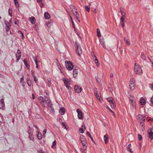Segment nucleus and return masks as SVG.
<instances>
[{
    "mask_svg": "<svg viewBox=\"0 0 153 153\" xmlns=\"http://www.w3.org/2000/svg\"><path fill=\"white\" fill-rule=\"evenodd\" d=\"M74 46L76 49V53L79 56H80L82 53V51L80 44L78 42H76Z\"/></svg>",
    "mask_w": 153,
    "mask_h": 153,
    "instance_id": "nucleus-1",
    "label": "nucleus"
},
{
    "mask_svg": "<svg viewBox=\"0 0 153 153\" xmlns=\"http://www.w3.org/2000/svg\"><path fill=\"white\" fill-rule=\"evenodd\" d=\"M134 72L136 74L139 75L142 74V70L139 66L136 63L134 64Z\"/></svg>",
    "mask_w": 153,
    "mask_h": 153,
    "instance_id": "nucleus-2",
    "label": "nucleus"
},
{
    "mask_svg": "<svg viewBox=\"0 0 153 153\" xmlns=\"http://www.w3.org/2000/svg\"><path fill=\"white\" fill-rule=\"evenodd\" d=\"M65 66L67 68L69 71H71L73 69L74 66L71 62L68 61H66L65 62Z\"/></svg>",
    "mask_w": 153,
    "mask_h": 153,
    "instance_id": "nucleus-3",
    "label": "nucleus"
},
{
    "mask_svg": "<svg viewBox=\"0 0 153 153\" xmlns=\"http://www.w3.org/2000/svg\"><path fill=\"white\" fill-rule=\"evenodd\" d=\"M138 117L140 119V125L143 126L145 125L144 122L145 121L146 116L145 115H142L141 114L138 115Z\"/></svg>",
    "mask_w": 153,
    "mask_h": 153,
    "instance_id": "nucleus-4",
    "label": "nucleus"
},
{
    "mask_svg": "<svg viewBox=\"0 0 153 153\" xmlns=\"http://www.w3.org/2000/svg\"><path fill=\"white\" fill-rule=\"evenodd\" d=\"M94 92L95 96L97 97V99L99 100H100V97L101 96L100 93L98 89L95 88L94 90Z\"/></svg>",
    "mask_w": 153,
    "mask_h": 153,
    "instance_id": "nucleus-5",
    "label": "nucleus"
},
{
    "mask_svg": "<svg viewBox=\"0 0 153 153\" xmlns=\"http://www.w3.org/2000/svg\"><path fill=\"white\" fill-rule=\"evenodd\" d=\"M80 140L81 142L82 145L85 146L86 145V140L85 138V137L82 135L80 136Z\"/></svg>",
    "mask_w": 153,
    "mask_h": 153,
    "instance_id": "nucleus-6",
    "label": "nucleus"
},
{
    "mask_svg": "<svg viewBox=\"0 0 153 153\" xmlns=\"http://www.w3.org/2000/svg\"><path fill=\"white\" fill-rule=\"evenodd\" d=\"M2 98L0 100V109L3 108L5 104L4 102V97L3 95L1 96Z\"/></svg>",
    "mask_w": 153,
    "mask_h": 153,
    "instance_id": "nucleus-7",
    "label": "nucleus"
},
{
    "mask_svg": "<svg viewBox=\"0 0 153 153\" xmlns=\"http://www.w3.org/2000/svg\"><path fill=\"white\" fill-rule=\"evenodd\" d=\"M74 90L76 93H79L82 90V88L79 85H75Z\"/></svg>",
    "mask_w": 153,
    "mask_h": 153,
    "instance_id": "nucleus-8",
    "label": "nucleus"
},
{
    "mask_svg": "<svg viewBox=\"0 0 153 153\" xmlns=\"http://www.w3.org/2000/svg\"><path fill=\"white\" fill-rule=\"evenodd\" d=\"M76 112L78 113V118L79 119H82L83 118V115L81 110L80 109H77Z\"/></svg>",
    "mask_w": 153,
    "mask_h": 153,
    "instance_id": "nucleus-9",
    "label": "nucleus"
},
{
    "mask_svg": "<svg viewBox=\"0 0 153 153\" xmlns=\"http://www.w3.org/2000/svg\"><path fill=\"white\" fill-rule=\"evenodd\" d=\"M27 132L29 134V136L28 138L32 140L33 142L34 141V138L33 137V132L31 131H27Z\"/></svg>",
    "mask_w": 153,
    "mask_h": 153,
    "instance_id": "nucleus-10",
    "label": "nucleus"
},
{
    "mask_svg": "<svg viewBox=\"0 0 153 153\" xmlns=\"http://www.w3.org/2000/svg\"><path fill=\"white\" fill-rule=\"evenodd\" d=\"M41 104L42 105V106L45 107V105H44V102L45 100L44 98L42 96H40L38 98Z\"/></svg>",
    "mask_w": 153,
    "mask_h": 153,
    "instance_id": "nucleus-11",
    "label": "nucleus"
},
{
    "mask_svg": "<svg viewBox=\"0 0 153 153\" xmlns=\"http://www.w3.org/2000/svg\"><path fill=\"white\" fill-rule=\"evenodd\" d=\"M37 138L39 140H41L42 138V133L39 131H37L36 132Z\"/></svg>",
    "mask_w": 153,
    "mask_h": 153,
    "instance_id": "nucleus-12",
    "label": "nucleus"
},
{
    "mask_svg": "<svg viewBox=\"0 0 153 153\" xmlns=\"http://www.w3.org/2000/svg\"><path fill=\"white\" fill-rule=\"evenodd\" d=\"M64 83L66 86L70 85V81L68 79H63Z\"/></svg>",
    "mask_w": 153,
    "mask_h": 153,
    "instance_id": "nucleus-13",
    "label": "nucleus"
},
{
    "mask_svg": "<svg viewBox=\"0 0 153 153\" xmlns=\"http://www.w3.org/2000/svg\"><path fill=\"white\" fill-rule=\"evenodd\" d=\"M23 62L25 66V67L28 69H29L30 66V65L28 64L27 61L26 59H25L23 61Z\"/></svg>",
    "mask_w": 153,
    "mask_h": 153,
    "instance_id": "nucleus-14",
    "label": "nucleus"
},
{
    "mask_svg": "<svg viewBox=\"0 0 153 153\" xmlns=\"http://www.w3.org/2000/svg\"><path fill=\"white\" fill-rule=\"evenodd\" d=\"M29 20L33 24H34L36 23V19L34 17L32 16L29 18Z\"/></svg>",
    "mask_w": 153,
    "mask_h": 153,
    "instance_id": "nucleus-15",
    "label": "nucleus"
},
{
    "mask_svg": "<svg viewBox=\"0 0 153 153\" xmlns=\"http://www.w3.org/2000/svg\"><path fill=\"white\" fill-rule=\"evenodd\" d=\"M104 139L105 144H107L108 141V137L107 134H105L104 137Z\"/></svg>",
    "mask_w": 153,
    "mask_h": 153,
    "instance_id": "nucleus-16",
    "label": "nucleus"
},
{
    "mask_svg": "<svg viewBox=\"0 0 153 153\" xmlns=\"http://www.w3.org/2000/svg\"><path fill=\"white\" fill-rule=\"evenodd\" d=\"M16 62H18L21 57L22 54H17L16 53Z\"/></svg>",
    "mask_w": 153,
    "mask_h": 153,
    "instance_id": "nucleus-17",
    "label": "nucleus"
},
{
    "mask_svg": "<svg viewBox=\"0 0 153 153\" xmlns=\"http://www.w3.org/2000/svg\"><path fill=\"white\" fill-rule=\"evenodd\" d=\"M65 110V109L64 108L62 107L60 109L59 112L61 115H63L64 114Z\"/></svg>",
    "mask_w": 153,
    "mask_h": 153,
    "instance_id": "nucleus-18",
    "label": "nucleus"
},
{
    "mask_svg": "<svg viewBox=\"0 0 153 153\" xmlns=\"http://www.w3.org/2000/svg\"><path fill=\"white\" fill-rule=\"evenodd\" d=\"M85 129V126L82 125V128H81L79 129V132L82 134L84 132V130Z\"/></svg>",
    "mask_w": 153,
    "mask_h": 153,
    "instance_id": "nucleus-19",
    "label": "nucleus"
},
{
    "mask_svg": "<svg viewBox=\"0 0 153 153\" xmlns=\"http://www.w3.org/2000/svg\"><path fill=\"white\" fill-rule=\"evenodd\" d=\"M129 100L131 101V102L132 103H134L135 102V99L134 96H130L129 97Z\"/></svg>",
    "mask_w": 153,
    "mask_h": 153,
    "instance_id": "nucleus-20",
    "label": "nucleus"
},
{
    "mask_svg": "<svg viewBox=\"0 0 153 153\" xmlns=\"http://www.w3.org/2000/svg\"><path fill=\"white\" fill-rule=\"evenodd\" d=\"M44 17L45 19H49L50 18V16L47 12H45L44 13Z\"/></svg>",
    "mask_w": 153,
    "mask_h": 153,
    "instance_id": "nucleus-21",
    "label": "nucleus"
},
{
    "mask_svg": "<svg viewBox=\"0 0 153 153\" xmlns=\"http://www.w3.org/2000/svg\"><path fill=\"white\" fill-rule=\"evenodd\" d=\"M115 103V102L114 100H113L109 103L111 107L113 108H115L116 106Z\"/></svg>",
    "mask_w": 153,
    "mask_h": 153,
    "instance_id": "nucleus-22",
    "label": "nucleus"
},
{
    "mask_svg": "<svg viewBox=\"0 0 153 153\" xmlns=\"http://www.w3.org/2000/svg\"><path fill=\"white\" fill-rule=\"evenodd\" d=\"M27 84L29 86H30L31 85V83L30 79V78L27 77L26 78Z\"/></svg>",
    "mask_w": 153,
    "mask_h": 153,
    "instance_id": "nucleus-23",
    "label": "nucleus"
},
{
    "mask_svg": "<svg viewBox=\"0 0 153 153\" xmlns=\"http://www.w3.org/2000/svg\"><path fill=\"white\" fill-rule=\"evenodd\" d=\"M124 40L125 42L126 43L128 46H130V43L129 40L128 39H126L125 37H124Z\"/></svg>",
    "mask_w": 153,
    "mask_h": 153,
    "instance_id": "nucleus-24",
    "label": "nucleus"
},
{
    "mask_svg": "<svg viewBox=\"0 0 153 153\" xmlns=\"http://www.w3.org/2000/svg\"><path fill=\"white\" fill-rule=\"evenodd\" d=\"M120 23L122 27H124L125 25L124 24V19L120 18Z\"/></svg>",
    "mask_w": 153,
    "mask_h": 153,
    "instance_id": "nucleus-25",
    "label": "nucleus"
},
{
    "mask_svg": "<svg viewBox=\"0 0 153 153\" xmlns=\"http://www.w3.org/2000/svg\"><path fill=\"white\" fill-rule=\"evenodd\" d=\"M140 102L141 105H145L146 103V101L145 100L142 99L140 100Z\"/></svg>",
    "mask_w": 153,
    "mask_h": 153,
    "instance_id": "nucleus-26",
    "label": "nucleus"
},
{
    "mask_svg": "<svg viewBox=\"0 0 153 153\" xmlns=\"http://www.w3.org/2000/svg\"><path fill=\"white\" fill-rule=\"evenodd\" d=\"M86 134L89 137L91 138V139L92 141L94 143H95V142L94 141V140L93 139V138L92 137L90 133V132L88 131H87V132H86Z\"/></svg>",
    "mask_w": 153,
    "mask_h": 153,
    "instance_id": "nucleus-27",
    "label": "nucleus"
},
{
    "mask_svg": "<svg viewBox=\"0 0 153 153\" xmlns=\"http://www.w3.org/2000/svg\"><path fill=\"white\" fill-rule=\"evenodd\" d=\"M135 84H130L129 85V88L131 90H134L135 88Z\"/></svg>",
    "mask_w": 153,
    "mask_h": 153,
    "instance_id": "nucleus-28",
    "label": "nucleus"
},
{
    "mask_svg": "<svg viewBox=\"0 0 153 153\" xmlns=\"http://www.w3.org/2000/svg\"><path fill=\"white\" fill-rule=\"evenodd\" d=\"M148 133H149V137L152 140L153 139V132L151 131L149 133V132L148 131Z\"/></svg>",
    "mask_w": 153,
    "mask_h": 153,
    "instance_id": "nucleus-29",
    "label": "nucleus"
},
{
    "mask_svg": "<svg viewBox=\"0 0 153 153\" xmlns=\"http://www.w3.org/2000/svg\"><path fill=\"white\" fill-rule=\"evenodd\" d=\"M135 79L134 78H131V79L129 82V84H135Z\"/></svg>",
    "mask_w": 153,
    "mask_h": 153,
    "instance_id": "nucleus-30",
    "label": "nucleus"
},
{
    "mask_svg": "<svg viewBox=\"0 0 153 153\" xmlns=\"http://www.w3.org/2000/svg\"><path fill=\"white\" fill-rule=\"evenodd\" d=\"M62 126L64 127L65 129H68V126L65 124V123H64V122H62Z\"/></svg>",
    "mask_w": 153,
    "mask_h": 153,
    "instance_id": "nucleus-31",
    "label": "nucleus"
},
{
    "mask_svg": "<svg viewBox=\"0 0 153 153\" xmlns=\"http://www.w3.org/2000/svg\"><path fill=\"white\" fill-rule=\"evenodd\" d=\"M131 146V144H128L127 146V148L128 149V151H129L131 152L130 153H132L133 152V151H132L131 149L130 148V147Z\"/></svg>",
    "mask_w": 153,
    "mask_h": 153,
    "instance_id": "nucleus-32",
    "label": "nucleus"
},
{
    "mask_svg": "<svg viewBox=\"0 0 153 153\" xmlns=\"http://www.w3.org/2000/svg\"><path fill=\"white\" fill-rule=\"evenodd\" d=\"M103 39H102V40H100V42L101 44L102 45L103 47L104 48H105L106 46L105 45V42L104 41H103Z\"/></svg>",
    "mask_w": 153,
    "mask_h": 153,
    "instance_id": "nucleus-33",
    "label": "nucleus"
},
{
    "mask_svg": "<svg viewBox=\"0 0 153 153\" xmlns=\"http://www.w3.org/2000/svg\"><path fill=\"white\" fill-rule=\"evenodd\" d=\"M56 141L54 140L52 143V145L51 146V147L53 149H55L56 148Z\"/></svg>",
    "mask_w": 153,
    "mask_h": 153,
    "instance_id": "nucleus-34",
    "label": "nucleus"
},
{
    "mask_svg": "<svg viewBox=\"0 0 153 153\" xmlns=\"http://www.w3.org/2000/svg\"><path fill=\"white\" fill-rule=\"evenodd\" d=\"M74 15L75 16V17H76V18L78 20V21L79 22H80V21L79 19V14L77 12V13H76L75 14H74Z\"/></svg>",
    "mask_w": 153,
    "mask_h": 153,
    "instance_id": "nucleus-35",
    "label": "nucleus"
},
{
    "mask_svg": "<svg viewBox=\"0 0 153 153\" xmlns=\"http://www.w3.org/2000/svg\"><path fill=\"white\" fill-rule=\"evenodd\" d=\"M141 57L143 60H146V56L144 55V53L143 52H142L141 54Z\"/></svg>",
    "mask_w": 153,
    "mask_h": 153,
    "instance_id": "nucleus-36",
    "label": "nucleus"
},
{
    "mask_svg": "<svg viewBox=\"0 0 153 153\" xmlns=\"http://www.w3.org/2000/svg\"><path fill=\"white\" fill-rule=\"evenodd\" d=\"M73 76H74L75 75L77 74H78V71L76 69H74L73 70Z\"/></svg>",
    "mask_w": 153,
    "mask_h": 153,
    "instance_id": "nucleus-37",
    "label": "nucleus"
},
{
    "mask_svg": "<svg viewBox=\"0 0 153 153\" xmlns=\"http://www.w3.org/2000/svg\"><path fill=\"white\" fill-rule=\"evenodd\" d=\"M47 103L48 104V105L49 107H52L53 106L52 103L50 100H49Z\"/></svg>",
    "mask_w": 153,
    "mask_h": 153,
    "instance_id": "nucleus-38",
    "label": "nucleus"
},
{
    "mask_svg": "<svg viewBox=\"0 0 153 153\" xmlns=\"http://www.w3.org/2000/svg\"><path fill=\"white\" fill-rule=\"evenodd\" d=\"M107 101L109 102V103L114 100L113 98L111 97L107 98Z\"/></svg>",
    "mask_w": 153,
    "mask_h": 153,
    "instance_id": "nucleus-39",
    "label": "nucleus"
},
{
    "mask_svg": "<svg viewBox=\"0 0 153 153\" xmlns=\"http://www.w3.org/2000/svg\"><path fill=\"white\" fill-rule=\"evenodd\" d=\"M33 79L34 80L35 82L36 83H37L38 82V79L37 78L36 76L35 75L33 76H32Z\"/></svg>",
    "mask_w": 153,
    "mask_h": 153,
    "instance_id": "nucleus-40",
    "label": "nucleus"
},
{
    "mask_svg": "<svg viewBox=\"0 0 153 153\" xmlns=\"http://www.w3.org/2000/svg\"><path fill=\"white\" fill-rule=\"evenodd\" d=\"M97 36L98 37H100L101 36V35L100 34V31L99 29H97Z\"/></svg>",
    "mask_w": 153,
    "mask_h": 153,
    "instance_id": "nucleus-41",
    "label": "nucleus"
},
{
    "mask_svg": "<svg viewBox=\"0 0 153 153\" xmlns=\"http://www.w3.org/2000/svg\"><path fill=\"white\" fill-rule=\"evenodd\" d=\"M14 3L16 7H19V4L17 0H14Z\"/></svg>",
    "mask_w": 153,
    "mask_h": 153,
    "instance_id": "nucleus-42",
    "label": "nucleus"
},
{
    "mask_svg": "<svg viewBox=\"0 0 153 153\" xmlns=\"http://www.w3.org/2000/svg\"><path fill=\"white\" fill-rule=\"evenodd\" d=\"M8 12L9 15L11 16H12V11L11 8H9L8 10Z\"/></svg>",
    "mask_w": 153,
    "mask_h": 153,
    "instance_id": "nucleus-43",
    "label": "nucleus"
},
{
    "mask_svg": "<svg viewBox=\"0 0 153 153\" xmlns=\"http://www.w3.org/2000/svg\"><path fill=\"white\" fill-rule=\"evenodd\" d=\"M85 9L86 11L89 12L90 11V7L86 5L85 6Z\"/></svg>",
    "mask_w": 153,
    "mask_h": 153,
    "instance_id": "nucleus-44",
    "label": "nucleus"
},
{
    "mask_svg": "<svg viewBox=\"0 0 153 153\" xmlns=\"http://www.w3.org/2000/svg\"><path fill=\"white\" fill-rule=\"evenodd\" d=\"M70 19H71V21L72 23V26H73V27L74 28L75 27V26H74V21H73V19L72 17L71 16H70Z\"/></svg>",
    "mask_w": 153,
    "mask_h": 153,
    "instance_id": "nucleus-45",
    "label": "nucleus"
},
{
    "mask_svg": "<svg viewBox=\"0 0 153 153\" xmlns=\"http://www.w3.org/2000/svg\"><path fill=\"white\" fill-rule=\"evenodd\" d=\"M33 60L35 62H37L38 61V56H35L33 57Z\"/></svg>",
    "mask_w": 153,
    "mask_h": 153,
    "instance_id": "nucleus-46",
    "label": "nucleus"
},
{
    "mask_svg": "<svg viewBox=\"0 0 153 153\" xmlns=\"http://www.w3.org/2000/svg\"><path fill=\"white\" fill-rule=\"evenodd\" d=\"M138 139L139 141H140L142 139V137L141 135L140 134L138 135Z\"/></svg>",
    "mask_w": 153,
    "mask_h": 153,
    "instance_id": "nucleus-47",
    "label": "nucleus"
},
{
    "mask_svg": "<svg viewBox=\"0 0 153 153\" xmlns=\"http://www.w3.org/2000/svg\"><path fill=\"white\" fill-rule=\"evenodd\" d=\"M72 11L74 14L77 13V10L76 8L72 10Z\"/></svg>",
    "mask_w": 153,
    "mask_h": 153,
    "instance_id": "nucleus-48",
    "label": "nucleus"
},
{
    "mask_svg": "<svg viewBox=\"0 0 153 153\" xmlns=\"http://www.w3.org/2000/svg\"><path fill=\"white\" fill-rule=\"evenodd\" d=\"M36 64V67L37 68H39V65H38V64H39L40 62V61H37V62H35Z\"/></svg>",
    "mask_w": 153,
    "mask_h": 153,
    "instance_id": "nucleus-49",
    "label": "nucleus"
},
{
    "mask_svg": "<svg viewBox=\"0 0 153 153\" xmlns=\"http://www.w3.org/2000/svg\"><path fill=\"white\" fill-rule=\"evenodd\" d=\"M50 108H51V109L50 110L51 112H52L53 113H54L55 112V111L53 106L52 107H51Z\"/></svg>",
    "mask_w": 153,
    "mask_h": 153,
    "instance_id": "nucleus-50",
    "label": "nucleus"
},
{
    "mask_svg": "<svg viewBox=\"0 0 153 153\" xmlns=\"http://www.w3.org/2000/svg\"><path fill=\"white\" fill-rule=\"evenodd\" d=\"M45 99H44L45 101H46V103H47V102L49 101V100H49L48 99V98L46 96H45Z\"/></svg>",
    "mask_w": 153,
    "mask_h": 153,
    "instance_id": "nucleus-51",
    "label": "nucleus"
},
{
    "mask_svg": "<svg viewBox=\"0 0 153 153\" xmlns=\"http://www.w3.org/2000/svg\"><path fill=\"white\" fill-rule=\"evenodd\" d=\"M47 132V129H45L43 131V136H45V134H46Z\"/></svg>",
    "mask_w": 153,
    "mask_h": 153,
    "instance_id": "nucleus-52",
    "label": "nucleus"
},
{
    "mask_svg": "<svg viewBox=\"0 0 153 153\" xmlns=\"http://www.w3.org/2000/svg\"><path fill=\"white\" fill-rule=\"evenodd\" d=\"M121 14V18H122L123 19H125V14L124 13H122V14Z\"/></svg>",
    "mask_w": 153,
    "mask_h": 153,
    "instance_id": "nucleus-53",
    "label": "nucleus"
},
{
    "mask_svg": "<svg viewBox=\"0 0 153 153\" xmlns=\"http://www.w3.org/2000/svg\"><path fill=\"white\" fill-rule=\"evenodd\" d=\"M24 81V76H22V77L21 78L20 80V82L22 83Z\"/></svg>",
    "mask_w": 153,
    "mask_h": 153,
    "instance_id": "nucleus-54",
    "label": "nucleus"
},
{
    "mask_svg": "<svg viewBox=\"0 0 153 153\" xmlns=\"http://www.w3.org/2000/svg\"><path fill=\"white\" fill-rule=\"evenodd\" d=\"M6 27L8 28H9V27H10L11 25H10V24L9 23H5Z\"/></svg>",
    "mask_w": 153,
    "mask_h": 153,
    "instance_id": "nucleus-55",
    "label": "nucleus"
},
{
    "mask_svg": "<svg viewBox=\"0 0 153 153\" xmlns=\"http://www.w3.org/2000/svg\"><path fill=\"white\" fill-rule=\"evenodd\" d=\"M70 8L72 9V10L76 8L75 6H74V5H70Z\"/></svg>",
    "mask_w": 153,
    "mask_h": 153,
    "instance_id": "nucleus-56",
    "label": "nucleus"
},
{
    "mask_svg": "<svg viewBox=\"0 0 153 153\" xmlns=\"http://www.w3.org/2000/svg\"><path fill=\"white\" fill-rule=\"evenodd\" d=\"M95 78L96 79L97 81L98 82H99L100 81V79L99 78H98V76H95Z\"/></svg>",
    "mask_w": 153,
    "mask_h": 153,
    "instance_id": "nucleus-57",
    "label": "nucleus"
},
{
    "mask_svg": "<svg viewBox=\"0 0 153 153\" xmlns=\"http://www.w3.org/2000/svg\"><path fill=\"white\" fill-rule=\"evenodd\" d=\"M17 54H22L21 52L19 49H18L17 50Z\"/></svg>",
    "mask_w": 153,
    "mask_h": 153,
    "instance_id": "nucleus-58",
    "label": "nucleus"
},
{
    "mask_svg": "<svg viewBox=\"0 0 153 153\" xmlns=\"http://www.w3.org/2000/svg\"><path fill=\"white\" fill-rule=\"evenodd\" d=\"M17 22H18V20L16 19H15L14 20V24L15 25L17 24Z\"/></svg>",
    "mask_w": 153,
    "mask_h": 153,
    "instance_id": "nucleus-59",
    "label": "nucleus"
},
{
    "mask_svg": "<svg viewBox=\"0 0 153 153\" xmlns=\"http://www.w3.org/2000/svg\"><path fill=\"white\" fill-rule=\"evenodd\" d=\"M94 59V61L95 62V63L96 64V65H97V64L98 63V61L97 59V58H95Z\"/></svg>",
    "mask_w": 153,
    "mask_h": 153,
    "instance_id": "nucleus-60",
    "label": "nucleus"
},
{
    "mask_svg": "<svg viewBox=\"0 0 153 153\" xmlns=\"http://www.w3.org/2000/svg\"><path fill=\"white\" fill-rule=\"evenodd\" d=\"M40 115L38 114H37V115H36V116H35V118H36V119H39L40 118Z\"/></svg>",
    "mask_w": 153,
    "mask_h": 153,
    "instance_id": "nucleus-61",
    "label": "nucleus"
},
{
    "mask_svg": "<svg viewBox=\"0 0 153 153\" xmlns=\"http://www.w3.org/2000/svg\"><path fill=\"white\" fill-rule=\"evenodd\" d=\"M107 108L109 110V111L111 112H112L113 113V115H115V114H114V112L113 111H112L111 110L108 106Z\"/></svg>",
    "mask_w": 153,
    "mask_h": 153,
    "instance_id": "nucleus-62",
    "label": "nucleus"
},
{
    "mask_svg": "<svg viewBox=\"0 0 153 153\" xmlns=\"http://www.w3.org/2000/svg\"><path fill=\"white\" fill-rule=\"evenodd\" d=\"M48 86L49 87H50V86L51 85V80L50 79H49V80L48 79Z\"/></svg>",
    "mask_w": 153,
    "mask_h": 153,
    "instance_id": "nucleus-63",
    "label": "nucleus"
},
{
    "mask_svg": "<svg viewBox=\"0 0 153 153\" xmlns=\"http://www.w3.org/2000/svg\"><path fill=\"white\" fill-rule=\"evenodd\" d=\"M66 88L69 90H71V87L68 86V85H67V86H66Z\"/></svg>",
    "mask_w": 153,
    "mask_h": 153,
    "instance_id": "nucleus-64",
    "label": "nucleus"
}]
</instances>
